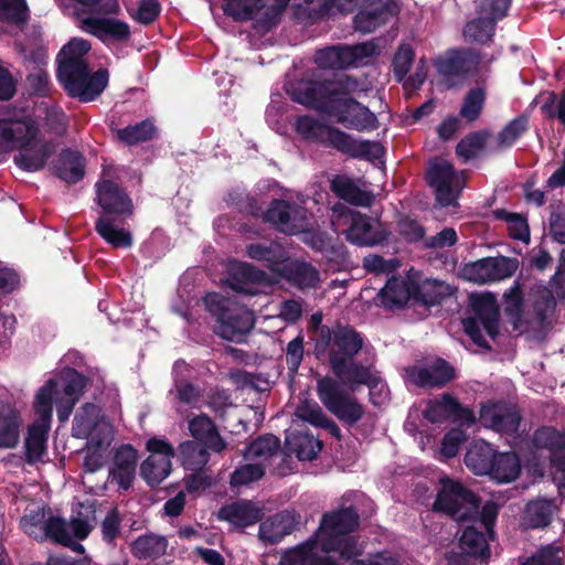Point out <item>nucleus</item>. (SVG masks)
I'll list each match as a JSON object with an SVG mask.
<instances>
[{
	"instance_id": "30",
	"label": "nucleus",
	"mask_w": 565,
	"mask_h": 565,
	"mask_svg": "<svg viewBox=\"0 0 565 565\" xmlns=\"http://www.w3.org/2000/svg\"><path fill=\"white\" fill-rule=\"evenodd\" d=\"M394 6L390 0H380L371 3L366 9L360 11L354 24L356 30L363 33L375 31L394 14Z\"/></svg>"
},
{
	"instance_id": "8",
	"label": "nucleus",
	"mask_w": 565,
	"mask_h": 565,
	"mask_svg": "<svg viewBox=\"0 0 565 565\" xmlns=\"http://www.w3.org/2000/svg\"><path fill=\"white\" fill-rule=\"evenodd\" d=\"M331 223L335 231L348 226L343 233L348 241L359 246H372L386 237V232L377 220L351 211L341 204L333 207Z\"/></svg>"
},
{
	"instance_id": "12",
	"label": "nucleus",
	"mask_w": 565,
	"mask_h": 565,
	"mask_svg": "<svg viewBox=\"0 0 565 565\" xmlns=\"http://www.w3.org/2000/svg\"><path fill=\"white\" fill-rule=\"evenodd\" d=\"M426 180L435 190L436 200L443 206L452 205L461 186L462 174L455 172L450 162L435 158L429 161Z\"/></svg>"
},
{
	"instance_id": "53",
	"label": "nucleus",
	"mask_w": 565,
	"mask_h": 565,
	"mask_svg": "<svg viewBox=\"0 0 565 565\" xmlns=\"http://www.w3.org/2000/svg\"><path fill=\"white\" fill-rule=\"evenodd\" d=\"M344 46H333L317 52L315 61L319 67L337 70L349 67Z\"/></svg>"
},
{
	"instance_id": "19",
	"label": "nucleus",
	"mask_w": 565,
	"mask_h": 565,
	"mask_svg": "<svg viewBox=\"0 0 565 565\" xmlns=\"http://www.w3.org/2000/svg\"><path fill=\"white\" fill-rule=\"evenodd\" d=\"M521 416L518 408L505 403H488L480 409V422L484 427L502 434L518 431Z\"/></svg>"
},
{
	"instance_id": "36",
	"label": "nucleus",
	"mask_w": 565,
	"mask_h": 565,
	"mask_svg": "<svg viewBox=\"0 0 565 565\" xmlns=\"http://www.w3.org/2000/svg\"><path fill=\"white\" fill-rule=\"evenodd\" d=\"M495 451L491 446L483 441L473 443L465 457L467 467L476 475H488L494 459Z\"/></svg>"
},
{
	"instance_id": "52",
	"label": "nucleus",
	"mask_w": 565,
	"mask_h": 565,
	"mask_svg": "<svg viewBox=\"0 0 565 565\" xmlns=\"http://www.w3.org/2000/svg\"><path fill=\"white\" fill-rule=\"evenodd\" d=\"M494 31V20L477 19L469 22L463 31L467 41L486 43L491 40Z\"/></svg>"
},
{
	"instance_id": "22",
	"label": "nucleus",
	"mask_w": 565,
	"mask_h": 565,
	"mask_svg": "<svg viewBox=\"0 0 565 565\" xmlns=\"http://www.w3.org/2000/svg\"><path fill=\"white\" fill-rule=\"evenodd\" d=\"M104 426L114 430L111 424L102 415L99 407L88 403L83 405L75 414L73 420V436L85 438L87 441H90L94 437L100 439L103 438L100 431Z\"/></svg>"
},
{
	"instance_id": "62",
	"label": "nucleus",
	"mask_w": 565,
	"mask_h": 565,
	"mask_svg": "<svg viewBox=\"0 0 565 565\" xmlns=\"http://www.w3.org/2000/svg\"><path fill=\"white\" fill-rule=\"evenodd\" d=\"M561 551L555 545H547L539 550L532 557L527 558L523 565H561Z\"/></svg>"
},
{
	"instance_id": "57",
	"label": "nucleus",
	"mask_w": 565,
	"mask_h": 565,
	"mask_svg": "<svg viewBox=\"0 0 565 565\" xmlns=\"http://www.w3.org/2000/svg\"><path fill=\"white\" fill-rule=\"evenodd\" d=\"M488 134L484 131L473 132L463 138L457 145V154L465 160L476 157L484 147Z\"/></svg>"
},
{
	"instance_id": "21",
	"label": "nucleus",
	"mask_w": 565,
	"mask_h": 565,
	"mask_svg": "<svg viewBox=\"0 0 565 565\" xmlns=\"http://www.w3.org/2000/svg\"><path fill=\"white\" fill-rule=\"evenodd\" d=\"M138 452L130 445H121L115 449L108 478L122 489L128 490L136 476Z\"/></svg>"
},
{
	"instance_id": "59",
	"label": "nucleus",
	"mask_w": 565,
	"mask_h": 565,
	"mask_svg": "<svg viewBox=\"0 0 565 565\" xmlns=\"http://www.w3.org/2000/svg\"><path fill=\"white\" fill-rule=\"evenodd\" d=\"M414 56L415 54L411 45L402 44L398 47L393 60L394 75L398 82H402L407 75L413 64Z\"/></svg>"
},
{
	"instance_id": "64",
	"label": "nucleus",
	"mask_w": 565,
	"mask_h": 565,
	"mask_svg": "<svg viewBox=\"0 0 565 565\" xmlns=\"http://www.w3.org/2000/svg\"><path fill=\"white\" fill-rule=\"evenodd\" d=\"M542 109L550 117H557L565 125V95L557 97L555 94L550 93Z\"/></svg>"
},
{
	"instance_id": "38",
	"label": "nucleus",
	"mask_w": 565,
	"mask_h": 565,
	"mask_svg": "<svg viewBox=\"0 0 565 565\" xmlns=\"http://www.w3.org/2000/svg\"><path fill=\"white\" fill-rule=\"evenodd\" d=\"M57 175L67 183L79 181L84 175L83 157L75 151H63L60 156Z\"/></svg>"
},
{
	"instance_id": "40",
	"label": "nucleus",
	"mask_w": 565,
	"mask_h": 565,
	"mask_svg": "<svg viewBox=\"0 0 565 565\" xmlns=\"http://www.w3.org/2000/svg\"><path fill=\"white\" fill-rule=\"evenodd\" d=\"M554 503L551 500L537 499L527 504L524 522L531 527H541L548 524L554 512Z\"/></svg>"
},
{
	"instance_id": "4",
	"label": "nucleus",
	"mask_w": 565,
	"mask_h": 565,
	"mask_svg": "<svg viewBox=\"0 0 565 565\" xmlns=\"http://www.w3.org/2000/svg\"><path fill=\"white\" fill-rule=\"evenodd\" d=\"M54 151V145L44 138L34 118L21 116L0 119V154L14 152L13 162L21 170H42Z\"/></svg>"
},
{
	"instance_id": "56",
	"label": "nucleus",
	"mask_w": 565,
	"mask_h": 565,
	"mask_svg": "<svg viewBox=\"0 0 565 565\" xmlns=\"http://www.w3.org/2000/svg\"><path fill=\"white\" fill-rule=\"evenodd\" d=\"M527 120L524 117L516 118L509 122L495 138V148L503 149L512 146L514 141L525 131Z\"/></svg>"
},
{
	"instance_id": "41",
	"label": "nucleus",
	"mask_w": 565,
	"mask_h": 565,
	"mask_svg": "<svg viewBox=\"0 0 565 565\" xmlns=\"http://www.w3.org/2000/svg\"><path fill=\"white\" fill-rule=\"evenodd\" d=\"M182 465L188 470L202 469L210 459L207 450L198 441H184L180 445Z\"/></svg>"
},
{
	"instance_id": "24",
	"label": "nucleus",
	"mask_w": 565,
	"mask_h": 565,
	"mask_svg": "<svg viewBox=\"0 0 565 565\" xmlns=\"http://www.w3.org/2000/svg\"><path fill=\"white\" fill-rule=\"evenodd\" d=\"M79 28L103 42L126 41L130 35L129 25L115 18H85Z\"/></svg>"
},
{
	"instance_id": "31",
	"label": "nucleus",
	"mask_w": 565,
	"mask_h": 565,
	"mask_svg": "<svg viewBox=\"0 0 565 565\" xmlns=\"http://www.w3.org/2000/svg\"><path fill=\"white\" fill-rule=\"evenodd\" d=\"M297 523L296 515L290 511H282L266 519L259 526L262 541L275 544L284 536L291 533Z\"/></svg>"
},
{
	"instance_id": "50",
	"label": "nucleus",
	"mask_w": 565,
	"mask_h": 565,
	"mask_svg": "<svg viewBox=\"0 0 565 565\" xmlns=\"http://www.w3.org/2000/svg\"><path fill=\"white\" fill-rule=\"evenodd\" d=\"M130 14L141 23L152 22L159 14L157 0H124Z\"/></svg>"
},
{
	"instance_id": "34",
	"label": "nucleus",
	"mask_w": 565,
	"mask_h": 565,
	"mask_svg": "<svg viewBox=\"0 0 565 565\" xmlns=\"http://www.w3.org/2000/svg\"><path fill=\"white\" fill-rule=\"evenodd\" d=\"M168 541L158 534H145L137 537L130 545L131 554L139 559H154L166 554Z\"/></svg>"
},
{
	"instance_id": "5",
	"label": "nucleus",
	"mask_w": 565,
	"mask_h": 565,
	"mask_svg": "<svg viewBox=\"0 0 565 565\" xmlns=\"http://www.w3.org/2000/svg\"><path fill=\"white\" fill-rule=\"evenodd\" d=\"M89 50L90 43L87 40L74 38L63 46L57 56L58 81L71 96L78 97L82 102L93 100L108 83L106 70L89 75L84 61Z\"/></svg>"
},
{
	"instance_id": "60",
	"label": "nucleus",
	"mask_w": 565,
	"mask_h": 565,
	"mask_svg": "<svg viewBox=\"0 0 565 565\" xmlns=\"http://www.w3.org/2000/svg\"><path fill=\"white\" fill-rule=\"evenodd\" d=\"M377 47L372 42L361 43L354 46H344V54L349 66H360L367 57L375 55Z\"/></svg>"
},
{
	"instance_id": "37",
	"label": "nucleus",
	"mask_w": 565,
	"mask_h": 565,
	"mask_svg": "<svg viewBox=\"0 0 565 565\" xmlns=\"http://www.w3.org/2000/svg\"><path fill=\"white\" fill-rule=\"evenodd\" d=\"M459 546L461 554L473 558H480L481 561L488 558L490 554L484 535L477 531L475 526H467L463 530Z\"/></svg>"
},
{
	"instance_id": "47",
	"label": "nucleus",
	"mask_w": 565,
	"mask_h": 565,
	"mask_svg": "<svg viewBox=\"0 0 565 565\" xmlns=\"http://www.w3.org/2000/svg\"><path fill=\"white\" fill-rule=\"evenodd\" d=\"M49 519L44 508L30 510L20 521L23 531L35 539H44Z\"/></svg>"
},
{
	"instance_id": "10",
	"label": "nucleus",
	"mask_w": 565,
	"mask_h": 565,
	"mask_svg": "<svg viewBox=\"0 0 565 565\" xmlns=\"http://www.w3.org/2000/svg\"><path fill=\"white\" fill-rule=\"evenodd\" d=\"M441 490L438 492L434 508L455 518L465 521L478 513V501L472 492L460 483L443 478Z\"/></svg>"
},
{
	"instance_id": "13",
	"label": "nucleus",
	"mask_w": 565,
	"mask_h": 565,
	"mask_svg": "<svg viewBox=\"0 0 565 565\" xmlns=\"http://www.w3.org/2000/svg\"><path fill=\"white\" fill-rule=\"evenodd\" d=\"M516 258L498 256L487 257L466 264L460 269V276L475 284H489L511 277L518 269Z\"/></svg>"
},
{
	"instance_id": "32",
	"label": "nucleus",
	"mask_w": 565,
	"mask_h": 565,
	"mask_svg": "<svg viewBox=\"0 0 565 565\" xmlns=\"http://www.w3.org/2000/svg\"><path fill=\"white\" fill-rule=\"evenodd\" d=\"M191 435L201 441L209 449L221 452L225 449L226 444L218 435L213 422L205 415H200L189 423Z\"/></svg>"
},
{
	"instance_id": "18",
	"label": "nucleus",
	"mask_w": 565,
	"mask_h": 565,
	"mask_svg": "<svg viewBox=\"0 0 565 565\" xmlns=\"http://www.w3.org/2000/svg\"><path fill=\"white\" fill-rule=\"evenodd\" d=\"M24 423L22 408L0 398V449H15L19 446Z\"/></svg>"
},
{
	"instance_id": "27",
	"label": "nucleus",
	"mask_w": 565,
	"mask_h": 565,
	"mask_svg": "<svg viewBox=\"0 0 565 565\" xmlns=\"http://www.w3.org/2000/svg\"><path fill=\"white\" fill-rule=\"evenodd\" d=\"M253 327V312L246 308H238L231 315H222L216 331L226 340L239 341Z\"/></svg>"
},
{
	"instance_id": "16",
	"label": "nucleus",
	"mask_w": 565,
	"mask_h": 565,
	"mask_svg": "<svg viewBox=\"0 0 565 565\" xmlns=\"http://www.w3.org/2000/svg\"><path fill=\"white\" fill-rule=\"evenodd\" d=\"M149 457L140 466V476L150 486L161 483L171 472L173 447L164 439L150 438L147 441Z\"/></svg>"
},
{
	"instance_id": "11",
	"label": "nucleus",
	"mask_w": 565,
	"mask_h": 565,
	"mask_svg": "<svg viewBox=\"0 0 565 565\" xmlns=\"http://www.w3.org/2000/svg\"><path fill=\"white\" fill-rule=\"evenodd\" d=\"M475 317L463 320V328L470 339L479 347H487L484 334L494 338L498 333L499 309L492 297H473Z\"/></svg>"
},
{
	"instance_id": "2",
	"label": "nucleus",
	"mask_w": 565,
	"mask_h": 565,
	"mask_svg": "<svg viewBox=\"0 0 565 565\" xmlns=\"http://www.w3.org/2000/svg\"><path fill=\"white\" fill-rule=\"evenodd\" d=\"M358 81L348 75L337 82H302L292 98L310 108L318 109L349 129L366 131L376 129L379 121L370 109L348 95L360 90Z\"/></svg>"
},
{
	"instance_id": "28",
	"label": "nucleus",
	"mask_w": 565,
	"mask_h": 565,
	"mask_svg": "<svg viewBox=\"0 0 565 565\" xmlns=\"http://www.w3.org/2000/svg\"><path fill=\"white\" fill-rule=\"evenodd\" d=\"M100 433L103 438L94 437L86 444L83 460V469L86 473H94L102 469L108 458V448L114 439V430L104 426Z\"/></svg>"
},
{
	"instance_id": "58",
	"label": "nucleus",
	"mask_w": 565,
	"mask_h": 565,
	"mask_svg": "<svg viewBox=\"0 0 565 565\" xmlns=\"http://www.w3.org/2000/svg\"><path fill=\"white\" fill-rule=\"evenodd\" d=\"M264 473L265 468L262 462L246 463L233 472L231 483L232 486H247L259 480Z\"/></svg>"
},
{
	"instance_id": "9",
	"label": "nucleus",
	"mask_w": 565,
	"mask_h": 565,
	"mask_svg": "<svg viewBox=\"0 0 565 565\" xmlns=\"http://www.w3.org/2000/svg\"><path fill=\"white\" fill-rule=\"evenodd\" d=\"M317 394L324 407L345 424L358 423L364 414L363 406L354 397L348 395L330 376L319 377Z\"/></svg>"
},
{
	"instance_id": "63",
	"label": "nucleus",
	"mask_w": 565,
	"mask_h": 565,
	"mask_svg": "<svg viewBox=\"0 0 565 565\" xmlns=\"http://www.w3.org/2000/svg\"><path fill=\"white\" fill-rule=\"evenodd\" d=\"M465 440L466 434L461 429H451L449 433L445 435L443 439L440 454L445 458L455 457L458 454L459 448Z\"/></svg>"
},
{
	"instance_id": "54",
	"label": "nucleus",
	"mask_w": 565,
	"mask_h": 565,
	"mask_svg": "<svg viewBox=\"0 0 565 565\" xmlns=\"http://www.w3.org/2000/svg\"><path fill=\"white\" fill-rule=\"evenodd\" d=\"M497 216L507 222L509 234L513 238L529 243L530 228L524 216L507 211H498Z\"/></svg>"
},
{
	"instance_id": "49",
	"label": "nucleus",
	"mask_w": 565,
	"mask_h": 565,
	"mask_svg": "<svg viewBox=\"0 0 565 565\" xmlns=\"http://www.w3.org/2000/svg\"><path fill=\"white\" fill-rule=\"evenodd\" d=\"M486 100V92L481 87L469 90L466 95L461 108L460 116L468 120L475 121L479 118Z\"/></svg>"
},
{
	"instance_id": "26",
	"label": "nucleus",
	"mask_w": 565,
	"mask_h": 565,
	"mask_svg": "<svg viewBox=\"0 0 565 565\" xmlns=\"http://www.w3.org/2000/svg\"><path fill=\"white\" fill-rule=\"evenodd\" d=\"M407 381L423 387H437L454 377V369L443 360H437L427 367H412L406 371Z\"/></svg>"
},
{
	"instance_id": "51",
	"label": "nucleus",
	"mask_w": 565,
	"mask_h": 565,
	"mask_svg": "<svg viewBox=\"0 0 565 565\" xmlns=\"http://www.w3.org/2000/svg\"><path fill=\"white\" fill-rule=\"evenodd\" d=\"M154 131L153 124L149 120H145L140 124L118 129L117 137L125 143L134 145L150 139L154 135Z\"/></svg>"
},
{
	"instance_id": "3",
	"label": "nucleus",
	"mask_w": 565,
	"mask_h": 565,
	"mask_svg": "<svg viewBox=\"0 0 565 565\" xmlns=\"http://www.w3.org/2000/svg\"><path fill=\"white\" fill-rule=\"evenodd\" d=\"M358 524V514L352 509L326 514L315 535L284 552L279 565H333L328 555L330 552H339L345 558L358 555L361 547L348 536Z\"/></svg>"
},
{
	"instance_id": "15",
	"label": "nucleus",
	"mask_w": 565,
	"mask_h": 565,
	"mask_svg": "<svg viewBox=\"0 0 565 565\" xmlns=\"http://www.w3.org/2000/svg\"><path fill=\"white\" fill-rule=\"evenodd\" d=\"M264 218L277 230L290 235L307 233L312 228L310 216L306 209L286 201L276 200L266 211Z\"/></svg>"
},
{
	"instance_id": "29",
	"label": "nucleus",
	"mask_w": 565,
	"mask_h": 565,
	"mask_svg": "<svg viewBox=\"0 0 565 565\" xmlns=\"http://www.w3.org/2000/svg\"><path fill=\"white\" fill-rule=\"evenodd\" d=\"M263 514V508L252 501H236L223 507L218 518L234 526L245 527L256 523Z\"/></svg>"
},
{
	"instance_id": "25",
	"label": "nucleus",
	"mask_w": 565,
	"mask_h": 565,
	"mask_svg": "<svg viewBox=\"0 0 565 565\" xmlns=\"http://www.w3.org/2000/svg\"><path fill=\"white\" fill-rule=\"evenodd\" d=\"M345 386L354 391L358 385H369L371 388V399L374 404L383 403L387 397V392L380 399L375 398V390L379 388L382 394L384 385L379 383L373 376L371 370L360 363L343 362L342 373L334 374Z\"/></svg>"
},
{
	"instance_id": "61",
	"label": "nucleus",
	"mask_w": 565,
	"mask_h": 565,
	"mask_svg": "<svg viewBox=\"0 0 565 565\" xmlns=\"http://www.w3.org/2000/svg\"><path fill=\"white\" fill-rule=\"evenodd\" d=\"M327 125L321 124L309 116L299 117L296 120L295 127L299 135H301L305 139L321 141L322 130Z\"/></svg>"
},
{
	"instance_id": "33",
	"label": "nucleus",
	"mask_w": 565,
	"mask_h": 565,
	"mask_svg": "<svg viewBox=\"0 0 565 565\" xmlns=\"http://www.w3.org/2000/svg\"><path fill=\"white\" fill-rule=\"evenodd\" d=\"M488 475L499 483L514 481L521 471V465L514 452H495Z\"/></svg>"
},
{
	"instance_id": "14",
	"label": "nucleus",
	"mask_w": 565,
	"mask_h": 565,
	"mask_svg": "<svg viewBox=\"0 0 565 565\" xmlns=\"http://www.w3.org/2000/svg\"><path fill=\"white\" fill-rule=\"evenodd\" d=\"M289 0H225L222 8L225 14L235 20L254 19L262 24H270Z\"/></svg>"
},
{
	"instance_id": "17",
	"label": "nucleus",
	"mask_w": 565,
	"mask_h": 565,
	"mask_svg": "<svg viewBox=\"0 0 565 565\" xmlns=\"http://www.w3.org/2000/svg\"><path fill=\"white\" fill-rule=\"evenodd\" d=\"M322 134L321 143L332 146L351 157L374 160L383 154V147L379 142L354 139L347 132L329 125L326 126Z\"/></svg>"
},
{
	"instance_id": "46",
	"label": "nucleus",
	"mask_w": 565,
	"mask_h": 565,
	"mask_svg": "<svg viewBox=\"0 0 565 565\" xmlns=\"http://www.w3.org/2000/svg\"><path fill=\"white\" fill-rule=\"evenodd\" d=\"M458 411V403L445 394L440 399L429 401L425 411V417L431 423H438L452 417Z\"/></svg>"
},
{
	"instance_id": "35",
	"label": "nucleus",
	"mask_w": 565,
	"mask_h": 565,
	"mask_svg": "<svg viewBox=\"0 0 565 565\" xmlns=\"http://www.w3.org/2000/svg\"><path fill=\"white\" fill-rule=\"evenodd\" d=\"M414 291L412 281L394 277L382 288L380 297L385 307H402L409 300Z\"/></svg>"
},
{
	"instance_id": "39",
	"label": "nucleus",
	"mask_w": 565,
	"mask_h": 565,
	"mask_svg": "<svg viewBox=\"0 0 565 565\" xmlns=\"http://www.w3.org/2000/svg\"><path fill=\"white\" fill-rule=\"evenodd\" d=\"M286 443L300 460L315 459L322 447L317 438L308 434L290 433L286 436Z\"/></svg>"
},
{
	"instance_id": "43",
	"label": "nucleus",
	"mask_w": 565,
	"mask_h": 565,
	"mask_svg": "<svg viewBox=\"0 0 565 565\" xmlns=\"http://www.w3.org/2000/svg\"><path fill=\"white\" fill-rule=\"evenodd\" d=\"M280 441L274 435H265L253 441L246 449L244 457L246 459H255L257 462H264L276 454L279 449Z\"/></svg>"
},
{
	"instance_id": "42",
	"label": "nucleus",
	"mask_w": 565,
	"mask_h": 565,
	"mask_svg": "<svg viewBox=\"0 0 565 565\" xmlns=\"http://www.w3.org/2000/svg\"><path fill=\"white\" fill-rule=\"evenodd\" d=\"M289 280L300 289L316 288L320 282L319 271L306 263H292L288 266Z\"/></svg>"
},
{
	"instance_id": "23",
	"label": "nucleus",
	"mask_w": 565,
	"mask_h": 565,
	"mask_svg": "<svg viewBox=\"0 0 565 565\" xmlns=\"http://www.w3.org/2000/svg\"><path fill=\"white\" fill-rule=\"evenodd\" d=\"M92 518H74L70 524L62 519L51 518L45 530V537L50 536L63 545L73 543V537L84 540L93 529Z\"/></svg>"
},
{
	"instance_id": "45",
	"label": "nucleus",
	"mask_w": 565,
	"mask_h": 565,
	"mask_svg": "<svg viewBox=\"0 0 565 565\" xmlns=\"http://www.w3.org/2000/svg\"><path fill=\"white\" fill-rule=\"evenodd\" d=\"M331 189L339 198L354 204L362 205L369 201L366 194L347 177H335L331 182Z\"/></svg>"
},
{
	"instance_id": "7",
	"label": "nucleus",
	"mask_w": 565,
	"mask_h": 565,
	"mask_svg": "<svg viewBox=\"0 0 565 565\" xmlns=\"http://www.w3.org/2000/svg\"><path fill=\"white\" fill-rule=\"evenodd\" d=\"M363 347V339L354 329L338 326L333 329L321 328L317 339V352L329 354V362L334 374H341L343 362L350 361Z\"/></svg>"
},
{
	"instance_id": "44",
	"label": "nucleus",
	"mask_w": 565,
	"mask_h": 565,
	"mask_svg": "<svg viewBox=\"0 0 565 565\" xmlns=\"http://www.w3.org/2000/svg\"><path fill=\"white\" fill-rule=\"evenodd\" d=\"M29 18L25 0H0V20L17 26L23 25Z\"/></svg>"
},
{
	"instance_id": "48",
	"label": "nucleus",
	"mask_w": 565,
	"mask_h": 565,
	"mask_svg": "<svg viewBox=\"0 0 565 565\" xmlns=\"http://www.w3.org/2000/svg\"><path fill=\"white\" fill-rule=\"evenodd\" d=\"M247 255L256 260H264L273 271H280V263L284 260V254L278 245L264 247L259 244H252L247 247Z\"/></svg>"
},
{
	"instance_id": "6",
	"label": "nucleus",
	"mask_w": 565,
	"mask_h": 565,
	"mask_svg": "<svg viewBox=\"0 0 565 565\" xmlns=\"http://www.w3.org/2000/svg\"><path fill=\"white\" fill-rule=\"evenodd\" d=\"M103 173V179L96 183V202L103 213L96 222V232L116 248L130 247L132 245L131 233L120 226L118 221L110 217L111 214L121 217L132 214L130 198Z\"/></svg>"
},
{
	"instance_id": "1",
	"label": "nucleus",
	"mask_w": 565,
	"mask_h": 565,
	"mask_svg": "<svg viewBox=\"0 0 565 565\" xmlns=\"http://www.w3.org/2000/svg\"><path fill=\"white\" fill-rule=\"evenodd\" d=\"M86 386L83 375L66 369L50 379L36 393L34 408L39 418L29 426L24 438V459L28 463L43 461L52 416V403L56 405L57 418L66 422Z\"/></svg>"
},
{
	"instance_id": "20",
	"label": "nucleus",
	"mask_w": 565,
	"mask_h": 565,
	"mask_svg": "<svg viewBox=\"0 0 565 565\" xmlns=\"http://www.w3.org/2000/svg\"><path fill=\"white\" fill-rule=\"evenodd\" d=\"M534 443L540 448L551 451V463L554 479L565 486V431L559 433L544 427L535 433Z\"/></svg>"
},
{
	"instance_id": "55",
	"label": "nucleus",
	"mask_w": 565,
	"mask_h": 565,
	"mask_svg": "<svg viewBox=\"0 0 565 565\" xmlns=\"http://www.w3.org/2000/svg\"><path fill=\"white\" fill-rule=\"evenodd\" d=\"M295 414L299 419L307 422L313 426L321 427V425L326 424L327 420V416L322 412L319 404L308 398H303L300 401Z\"/></svg>"
}]
</instances>
